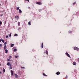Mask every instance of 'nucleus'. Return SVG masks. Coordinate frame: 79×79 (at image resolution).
<instances>
[{"label":"nucleus","mask_w":79,"mask_h":79,"mask_svg":"<svg viewBox=\"0 0 79 79\" xmlns=\"http://www.w3.org/2000/svg\"><path fill=\"white\" fill-rule=\"evenodd\" d=\"M19 7H17L16 9L17 10H19Z\"/></svg>","instance_id":"4be33fe9"},{"label":"nucleus","mask_w":79,"mask_h":79,"mask_svg":"<svg viewBox=\"0 0 79 79\" xmlns=\"http://www.w3.org/2000/svg\"><path fill=\"white\" fill-rule=\"evenodd\" d=\"M6 44H7L6 42H5L4 43V45H6Z\"/></svg>","instance_id":"c85d7f7f"},{"label":"nucleus","mask_w":79,"mask_h":79,"mask_svg":"<svg viewBox=\"0 0 79 79\" xmlns=\"http://www.w3.org/2000/svg\"><path fill=\"white\" fill-rule=\"evenodd\" d=\"M43 76H47V75H46L45 73H43Z\"/></svg>","instance_id":"412c9836"},{"label":"nucleus","mask_w":79,"mask_h":79,"mask_svg":"<svg viewBox=\"0 0 79 79\" xmlns=\"http://www.w3.org/2000/svg\"><path fill=\"white\" fill-rule=\"evenodd\" d=\"M27 1H28V2H29V0H27Z\"/></svg>","instance_id":"ea45409f"},{"label":"nucleus","mask_w":79,"mask_h":79,"mask_svg":"<svg viewBox=\"0 0 79 79\" xmlns=\"http://www.w3.org/2000/svg\"><path fill=\"white\" fill-rule=\"evenodd\" d=\"M44 47V44H43V43H42V44L41 45V48H43Z\"/></svg>","instance_id":"dca6fc26"},{"label":"nucleus","mask_w":79,"mask_h":79,"mask_svg":"<svg viewBox=\"0 0 79 79\" xmlns=\"http://www.w3.org/2000/svg\"><path fill=\"white\" fill-rule=\"evenodd\" d=\"M18 57H19V56H15V58H18Z\"/></svg>","instance_id":"a211bd4d"},{"label":"nucleus","mask_w":79,"mask_h":79,"mask_svg":"<svg viewBox=\"0 0 79 79\" xmlns=\"http://www.w3.org/2000/svg\"><path fill=\"white\" fill-rule=\"evenodd\" d=\"M65 78L66 79H67L68 78V76H66Z\"/></svg>","instance_id":"c9c22d12"},{"label":"nucleus","mask_w":79,"mask_h":79,"mask_svg":"<svg viewBox=\"0 0 79 79\" xmlns=\"http://www.w3.org/2000/svg\"><path fill=\"white\" fill-rule=\"evenodd\" d=\"M14 36H18V34H15L14 35Z\"/></svg>","instance_id":"5701e85b"},{"label":"nucleus","mask_w":79,"mask_h":79,"mask_svg":"<svg viewBox=\"0 0 79 79\" xmlns=\"http://www.w3.org/2000/svg\"><path fill=\"white\" fill-rule=\"evenodd\" d=\"M75 3H76V2H75L74 3H73V5H74V4H75Z\"/></svg>","instance_id":"4c0bfd02"},{"label":"nucleus","mask_w":79,"mask_h":79,"mask_svg":"<svg viewBox=\"0 0 79 79\" xmlns=\"http://www.w3.org/2000/svg\"><path fill=\"white\" fill-rule=\"evenodd\" d=\"M25 1H27V0H25Z\"/></svg>","instance_id":"a19ab883"},{"label":"nucleus","mask_w":79,"mask_h":79,"mask_svg":"<svg viewBox=\"0 0 79 79\" xmlns=\"http://www.w3.org/2000/svg\"><path fill=\"white\" fill-rule=\"evenodd\" d=\"M0 47H2V44H0Z\"/></svg>","instance_id":"a878e982"},{"label":"nucleus","mask_w":79,"mask_h":79,"mask_svg":"<svg viewBox=\"0 0 79 79\" xmlns=\"http://www.w3.org/2000/svg\"><path fill=\"white\" fill-rule=\"evenodd\" d=\"M2 42L3 43H4L5 42V41L4 40H2Z\"/></svg>","instance_id":"b1692460"},{"label":"nucleus","mask_w":79,"mask_h":79,"mask_svg":"<svg viewBox=\"0 0 79 79\" xmlns=\"http://www.w3.org/2000/svg\"><path fill=\"white\" fill-rule=\"evenodd\" d=\"M5 53H8V50L5 49Z\"/></svg>","instance_id":"9b49d317"},{"label":"nucleus","mask_w":79,"mask_h":79,"mask_svg":"<svg viewBox=\"0 0 79 79\" xmlns=\"http://www.w3.org/2000/svg\"><path fill=\"white\" fill-rule=\"evenodd\" d=\"M76 62H74L73 63V65H76Z\"/></svg>","instance_id":"f3484780"},{"label":"nucleus","mask_w":79,"mask_h":79,"mask_svg":"<svg viewBox=\"0 0 79 79\" xmlns=\"http://www.w3.org/2000/svg\"><path fill=\"white\" fill-rule=\"evenodd\" d=\"M15 18H16V19H19V17L18 16H15Z\"/></svg>","instance_id":"0eeeda50"},{"label":"nucleus","mask_w":79,"mask_h":79,"mask_svg":"<svg viewBox=\"0 0 79 79\" xmlns=\"http://www.w3.org/2000/svg\"><path fill=\"white\" fill-rule=\"evenodd\" d=\"M39 12H40V11H42V10L41 9H39Z\"/></svg>","instance_id":"bb28decb"},{"label":"nucleus","mask_w":79,"mask_h":79,"mask_svg":"<svg viewBox=\"0 0 79 79\" xmlns=\"http://www.w3.org/2000/svg\"><path fill=\"white\" fill-rule=\"evenodd\" d=\"M18 26H20V22H18Z\"/></svg>","instance_id":"2eb2a0df"},{"label":"nucleus","mask_w":79,"mask_h":79,"mask_svg":"<svg viewBox=\"0 0 79 79\" xmlns=\"http://www.w3.org/2000/svg\"><path fill=\"white\" fill-rule=\"evenodd\" d=\"M11 74L12 76H13V71L11 70Z\"/></svg>","instance_id":"ddd939ff"},{"label":"nucleus","mask_w":79,"mask_h":79,"mask_svg":"<svg viewBox=\"0 0 79 79\" xmlns=\"http://www.w3.org/2000/svg\"><path fill=\"white\" fill-rule=\"evenodd\" d=\"M6 48H7V46H6V45H5L4 47V50H6Z\"/></svg>","instance_id":"423d86ee"},{"label":"nucleus","mask_w":79,"mask_h":79,"mask_svg":"<svg viewBox=\"0 0 79 79\" xmlns=\"http://www.w3.org/2000/svg\"><path fill=\"white\" fill-rule=\"evenodd\" d=\"M7 61H10V59H8L7 60Z\"/></svg>","instance_id":"f704fd0d"},{"label":"nucleus","mask_w":79,"mask_h":79,"mask_svg":"<svg viewBox=\"0 0 79 79\" xmlns=\"http://www.w3.org/2000/svg\"><path fill=\"white\" fill-rule=\"evenodd\" d=\"M15 77L16 79H17V78H18V77H19L18 76V74H17L16 73L15 74Z\"/></svg>","instance_id":"f03ea898"},{"label":"nucleus","mask_w":79,"mask_h":79,"mask_svg":"<svg viewBox=\"0 0 79 79\" xmlns=\"http://www.w3.org/2000/svg\"><path fill=\"white\" fill-rule=\"evenodd\" d=\"M70 32H71V31H70Z\"/></svg>","instance_id":"37998d69"},{"label":"nucleus","mask_w":79,"mask_h":79,"mask_svg":"<svg viewBox=\"0 0 79 79\" xmlns=\"http://www.w3.org/2000/svg\"><path fill=\"white\" fill-rule=\"evenodd\" d=\"M2 40H3L2 39H1L0 40V42H2Z\"/></svg>","instance_id":"cd10ccee"},{"label":"nucleus","mask_w":79,"mask_h":79,"mask_svg":"<svg viewBox=\"0 0 79 79\" xmlns=\"http://www.w3.org/2000/svg\"><path fill=\"white\" fill-rule=\"evenodd\" d=\"M44 53H45V52H44Z\"/></svg>","instance_id":"a18cd8bd"},{"label":"nucleus","mask_w":79,"mask_h":79,"mask_svg":"<svg viewBox=\"0 0 79 79\" xmlns=\"http://www.w3.org/2000/svg\"><path fill=\"white\" fill-rule=\"evenodd\" d=\"M2 24V22H0V24Z\"/></svg>","instance_id":"7c9ffc66"},{"label":"nucleus","mask_w":79,"mask_h":79,"mask_svg":"<svg viewBox=\"0 0 79 79\" xmlns=\"http://www.w3.org/2000/svg\"><path fill=\"white\" fill-rule=\"evenodd\" d=\"M3 16V14H2L1 15V17H2Z\"/></svg>","instance_id":"e433bc0d"},{"label":"nucleus","mask_w":79,"mask_h":79,"mask_svg":"<svg viewBox=\"0 0 79 79\" xmlns=\"http://www.w3.org/2000/svg\"><path fill=\"white\" fill-rule=\"evenodd\" d=\"M14 45H15L14 44H12L10 45V47H13V46H14Z\"/></svg>","instance_id":"4468645a"},{"label":"nucleus","mask_w":79,"mask_h":79,"mask_svg":"<svg viewBox=\"0 0 79 79\" xmlns=\"http://www.w3.org/2000/svg\"><path fill=\"white\" fill-rule=\"evenodd\" d=\"M7 66H10V62L7 63Z\"/></svg>","instance_id":"9d476101"},{"label":"nucleus","mask_w":79,"mask_h":79,"mask_svg":"<svg viewBox=\"0 0 79 79\" xmlns=\"http://www.w3.org/2000/svg\"><path fill=\"white\" fill-rule=\"evenodd\" d=\"M74 50H77V51H79V49L77 47H74Z\"/></svg>","instance_id":"f257e3e1"},{"label":"nucleus","mask_w":79,"mask_h":79,"mask_svg":"<svg viewBox=\"0 0 79 79\" xmlns=\"http://www.w3.org/2000/svg\"><path fill=\"white\" fill-rule=\"evenodd\" d=\"M69 33H70L69 32Z\"/></svg>","instance_id":"49530a36"},{"label":"nucleus","mask_w":79,"mask_h":79,"mask_svg":"<svg viewBox=\"0 0 79 79\" xmlns=\"http://www.w3.org/2000/svg\"><path fill=\"white\" fill-rule=\"evenodd\" d=\"M36 4H38V5H42V3L40 2H36Z\"/></svg>","instance_id":"39448f33"},{"label":"nucleus","mask_w":79,"mask_h":79,"mask_svg":"<svg viewBox=\"0 0 79 79\" xmlns=\"http://www.w3.org/2000/svg\"><path fill=\"white\" fill-rule=\"evenodd\" d=\"M2 73V72L1 71H0V74H1Z\"/></svg>","instance_id":"58836bf2"},{"label":"nucleus","mask_w":79,"mask_h":79,"mask_svg":"<svg viewBox=\"0 0 79 79\" xmlns=\"http://www.w3.org/2000/svg\"><path fill=\"white\" fill-rule=\"evenodd\" d=\"M56 74L57 75H59V74H60V73L59 72H58L56 73Z\"/></svg>","instance_id":"1a4fd4ad"},{"label":"nucleus","mask_w":79,"mask_h":79,"mask_svg":"<svg viewBox=\"0 0 79 79\" xmlns=\"http://www.w3.org/2000/svg\"><path fill=\"white\" fill-rule=\"evenodd\" d=\"M65 55H66L67 56L69 57V58L71 57V56H69V54H68L67 52H66V53H65Z\"/></svg>","instance_id":"20e7f679"},{"label":"nucleus","mask_w":79,"mask_h":79,"mask_svg":"<svg viewBox=\"0 0 79 79\" xmlns=\"http://www.w3.org/2000/svg\"><path fill=\"white\" fill-rule=\"evenodd\" d=\"M1 5V4H0V6Z\"/></svg>","instance_id":"c03bdc74"},{"label":"nucleus","mask_w":79,"mask_h":79,"mask_svg":"<svg viewBox=\"0 0 79 79\" xmlns=\"http://www.w3.org/2000/svg\"><path fill=\"white\" fill-rule=\"evenodd\" d=\"M21 68L24 69L25 67H21Z\"/></svg>","instance_id":"72a5a7b5"},{"label":"nucleus","mask_w":79,"mask_h":79,"mask_svg":"<svg viewBox=\"0 0 79 79\" xmlns=\"http://www.w3.org/2000/svg\"><path fill=\"white\" fill-rule=\"evenodd\" d=\"M11 33H10V34L9 35V37H11Z\"/></svg>","instance_id":"393cba45"},{"label":"nucleus","mask_w":79,"mask_h":79,"mask_svg":"<svg viewBox=\"0 0 79 79\" xmlns=\"http://www.w3.org/2000/svg\"><path fill=\"white\" fill-rule=\"evenodd\" d=\"M14 51L15 52V51H17V49L15 48L14 50Z\"/></svg>","instance_id":"aec40b11"},{"label":"nucleus","mask_w":79,"mask_h":79,"mask_svg":"<svg viewBox=\"0 0 79 79\" xmlns=\"http://www.w3.org/2000/svg\"><path fill=\"white\" fill-rule=\"evenodd\" d=\"M8 37V35L6 36V38H7Z\"/></svg>","instance_id":"473e14b6"},{"label":"nucleus","mask_w":79,"mask_h":79,"mask_svg":"<svg viewBox=\"0 0 79 79\" xmlns=\"http://www.w3.org/2000/svg\"><path fill=\"white\" fill-rule=\"evenodd\" d=\"M9 69H12V65L11 64H10L9 67Z\"/></svg>","instance_id":"7ed1b4c3"},{"label":"nucleus","mask_w":79,"mask_h":79,"mask_svg":"<svg viewBox=\"0 0 79 79\" xmlns=\"http://www.w3.org/2000/svg\"><path fill=\"white\" fill-rule=\"evenodd\" d=\"M5 69H3V74H4V73H5Z\"/></svg>","instance_id":"f8f14e48"},{"label":"nucleus","mask_w":79,"mask_h":79,"mask_svg":"<svg viewBox=\"0 0 79 79\" xmlns=\"http://www.w3.org/2000/svg\"><path fill=\"white\" fill-rule=\"evenodd\" d=\"M9 58H11L12 57H11V56H9Z\"/></svg>","instance_id":"2f4dec72"},{"label":"nucleus","mask_w":79,"mask_h":79,"mask_svg":"<svg viewBox=\"0 0 79 79\" xmlns=\"http://www.w3.org/2000/svg\"><path fill=\"white\" fill-rule=\"evenodd\" d=\"M19 13H22V11H21V10L19 9Z\"/></svg>","instance_id":"6e6552de"},{"label":"nucleus","mask_w":79,"mask_h":79,"mask_svg":"<svg viewBox=\"0 0 79 79\" xmlns=\"http://www.w3.org/2000/svg\"><path fill=\"white\" fill-rule=\"evenodd\" d=\"M28 25H29V26H30V25H31V22H28Z\"/></svg>","instance_id":"6ab92c4d"},{"label":"nucleus","mask_w":79,"mask_h":79,"mask_svg":"<svg viewBox=\"0 0 79 79\" xmlns=\"http://www.w3.org/2000/svg\"><path fill=\"white\" fill-rule=\"evenodd\" d=\"M1 65V64H0V66Z\"/></svg>","instance_id":"79ce46f5"},{"label":"nucleus","mask_w":79,"mask_h":79,"mask_svg":"<svg viewBox=\"0 0 79 79\" xmlns=\"http://www.w3.org/2000/svg\"><path fill=\"white\" fill-rule=\"evenodd\" d=\"M46 54L47 55H48V51H46Z\"/></svg>","instance_id":"c756f323"}]
</instances>
